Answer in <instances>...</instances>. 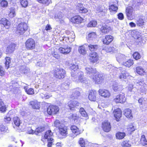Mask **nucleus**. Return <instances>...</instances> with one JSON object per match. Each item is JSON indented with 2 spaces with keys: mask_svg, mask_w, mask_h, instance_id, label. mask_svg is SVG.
I'll use <instances>...</instances> for the list:
<instances>
[{
  "mask_svg": "<svg viewBox=\"0 0 147 147\" xmlns=\"http://www.w3.org/2000/svg\"><path fill=\"white\" fill-rule=\"evenodd\" d=\"M69 68L71 71V78L73 81L77 82H82L84 81L83 72L80 71L77 73L76 71L78 69L77 64L71 63L70 65Z\"/></svg>",
  "mask_w": 147,
  "mask_h": 147,
  "instance_id": "1",
  "label": "nucleus"
},
{
  "mask_svg": "<svg viewBox=\"0 0 147 147\" xmlns=\"http://www.w3.org/2000/svg\"><path fill=\"white\" fill-rule=\"evenodd\" d=\"M85 72L97 84H100L103 80L102 75L97 72L95 68L90 67H86L85 68Z\"/></svg>",
  "mask_w": 147,
  "mask_h": 147,
  "instance_id": "2",
  "label": "nucleus"
},
{
  "mask_svg": "<svg viewBox=\"0 0 147 147\" xmlns=\"http://www.w3.org/2000/svg\"><path fill=\"white\" fill-rule=\"evenodd\" d=\"M141 3L135 1L131 7L129 6L126 8V12L127 19L129 20H132L134 17V9H138V7L140 5Z\"/></svg>",
  "mask_w": 147,
  "mask_h": 147,
  "instance_id": "3",
  "label": "nucleus"
},
{
  "mask_svg": "<svg viewBox=\"0 0 147 147\" xmlns=\"http://www.w3.org/2000/svg\"><path fill=\"white\" fill-rule=\"evenodd\" d=\"M28 26L25 22H21L18 25L17 27V32L20 34H24L28 29Z\"/></svg>",
  "mask_w": 147,
  "mask_h": 147,
  "instance_id": "4",
  "label": "nucleus"
},
{
  "mask_svg": "<svg viewBox=\"0 0 147 147\" xmlns=\"http://www.w3.org/2000/svg\"><path fill=\"white\" fill-rule=\"evenodd\" d=\"M65 70L62 69L55 68L54 70V76L59 79L64 78L65 76Z\"/></svg>",
  "mask_w": 147,
  "mask_h": 147,
  "instance_id": "5",
  "label": "nucleus"
},
{
  "mask_svg": "<svg viewBox=\"0 0 147 147\" xmlns=\"http://www.w3.org/2000/svg\"><path fill=\"white\" fill-rule=\"evenodd\" d=\"M59 107L55 105H50L47 108V112L49 115H55L59 112Z\"/></svg>",
  "mask_w": 147,
  "mask_h": 147,
  "instance_id": "6",
  "label": "nucleus"
},
{
  "mask_svg": "<svg viewBox=\"0 0 147 147\" xmlns=\"http://www.w3.org/2000/svg\"><path fill=\"white\" fill-rule=\"evenodd\" d=\"M105 68L108 71H110V73H112V74L115 75L117 73V68L112 65L109 64V63L107 62H105Z\"/></svg>",
  "mask_w": 147,
  "mask_h": 147,
  "instance_id": "7",
  "label": "nucleus"
},
{
  "mask_svg": "<svg viewBox=\"0 0 147 147\" xmlns=\"http://www.w3.org/2000/svg\"><path fill=\"white\" fill-rule=\"evenodd\" d=\"M133 32L135 33L134 38L136 44L139 45H142V43H144V40L142 39L141 35H140L141 34L136 30H134Z\"/></svg>",
  "mask_w": 147,
  "mask_h": 147,
  "instance_id": "8",
  "label": "nucleus"
},
{
  "mask_svg": "<svg viewBox=\"0 0 147 147\" xmlns=\"http://www.w3.org/2000/svg\"><path fill=\"white\" fill-rule=\"evenodd\" d=\"M25 46L28 49H33L35 47V41L32 38H29L25 42Z\"/></svg>",
  "mask_w": 147,
  "mask_h": 147,
  "instance_id": "9",
  "label": "nucleus"
},
{
  "mask_svg": "<svg viewBox=\"0 0 147 147\" xmlns=\"http://www.w3.org/2000/svg\"><path fill=\"white\" fill-rule=\"evenodd\" d=\"M126 100V98L123 93L117 95L114 99V101L116 103H123L125 102Z\"/></svg>",
  "mask_w": 147,
  "mask_h": 147,
  "instance_id": "10",
  "label": "nucleus"
},
{
  "mask_svg": "<svg viewBox=\"0 0 147 147\" xmlns=\"http://www.w3.org/2000/svg\"><path fill=\"white\" fill-rule=\"evenodd\" d=\"M102 127L103 130L107 132H109L111 128L110 123L107 120H105L102 123Z\"/></svg>",
  "mask_w": 147,
  "mask_h": 147,
  "instance_id": "11",
  "label": "nucleus"
},
{
  "mask_svg": "<svg viewBox=\"0 0 147 147\" xmlns=\"http://www.w3.org/2000/svg\"><path fill=\"white\" fill-rule=\"evenodd\" d=\"M90 59V62L92 63L97 62L99 60V56L96 52H93L89 54Z\"/></svg>",
  "mask_w": 147,
  "mask_h": 147,
  "instance_id": "12",
  "label": "nucleus"
},
{
  "mask_svg": "<svg viewBox=\"0 0 147 147\" xmlns=\"http://www.w3.org/2000/svg\"><path fill=\"white\" fill-rule=\"evenodd\" d=\"M99 94L105 98H109L111 95L110 92L108 90L100 89L98 90Z\"/></svg>",
  "mask_w": 147,
  "mask_h": 147,
  "instance_id": "13",
  "label": "nucleus"
},
{
  "mask_svg": "<svg viewBox=\"0 0 147 147\" xmlns=\"http://www.w3.org/2000/svg\"><path fill=\"white\" fill-rule=\"evenodd\" d=\"M112 88L115 92H119L123 89V87L122 85L115 82L112 85Z\"/></svg>",
  "mask_w": 147,
  "mask_h": 147,
  "instance_id": "14",
  "label": "nucleus"
},
{
  "mask_svg": "<svg viewBox=\"0 0 147 147\" xmlns=\"http://www.w3.org/2000/svg\"><path fill=\"white\" fill-rule=\"evenodd\" d=\"M97 94V92L96 91L94 90L90 91L88 97L89 99L91 101H96Z\"/></svg>",
  "mask_w": 147,
  "mask_h": 147,
  "instance_id": "15",
  "label": "nucleus"
},
{
  "mask_svg": "<svg viewBox=\"0 0 147 147\" xmlns=\"http://www.w3.org/2000/svg\"><path fill=\"white\" fill-rule=\"evenodd\" d=\"M16 45L14 43H11L7 47L6 52L7 54H11L13 53L15 49Z\"/></svg>",
  "mask_w": 147,
  "mask_h": 147,
  "instance_id": "16",
  "label": "nucleus"
},
{
  "mask_svg": "<svg viewBox=\"0 0 147 147\" xmlns=\"http://www.w3.org/2000/svg\"><path fill=\"white\" fill-rule=\"evenodd\" d=\"M0 24L3 25L6 28L9 29L11 25L10 22L5 18H2L0 21Z\"/></svg>",
  "mask_w": 147,
  "mask_h": 147,
  "instance_id": "17",
  "label": "nucleus"
},
{
  "mask_svg": "<svg viewBox=\"0 0 147 147\" xmlns=\"http://www.w3.org/2000/svg\"><path fill=\"white\" fill-rule=\"evenodd\" d=\"M8 132V127L3 124L0 123V138L2 137L3 134Z\"/></svg>",
  "mask_w": 147,
  "mask_h": 147,
  "instance_id": "18",
  "label": "nucleus"
},
{
  "mask_svg": "<svg viewBox=\"0 0 147 147\" xmlns=\"http://www.w3.org/2000/svg\"><path fill=\"white\" fill-rule=\"evenodd\" d=\"M71 47L69 46H65L64 47H60L59 49V51L65 54L69 53L71 51Z\"/></svg>",
  "mask_w": 147,
  "mask_h": 147,
  "instance_id": "19",
  "label": "nucleus"
},
{
  "mask_svg": "<svg viewBox=\"0 0 147 147\" xmlns=\"http://www.w3.org/2000/svg\"><path fill=\"white\" fill-rule=\"evenodd\" d=\"M114 116L116 119L117 121H119V119L121 116V111L119 108H117L113 112Z\"/></svg>",
  "mask_w": 147,
  "mask_h": 147,
  "instance_id": "20",
  "label": "nucleus"
},
{
  "mask_svg": "<svg viewBox=\"0 0 147 147\" xmlns=\"http://www.w3.org/2000/svg\"><path fill=\"white\" fill-rule=\"evenodd\" d=\"M59 129L60 134L62 136H65L67 134V127L64 125H62Z\"/></svg>",
  "mask_w": 147,
  "mask_h": 147,
  "instance_id": "21",
  "label": "nucleus"
},
{
  "mask_svg": "<svg viewBox=\"0 0 147 147\" xmlns=\"http://www.w3.org/2000/svg\"><path fill=\"white\" fill-rule=\"evenodd\" d=\"M136 73L141 76H147V71H146L142 67H138L136 68Z\"/></svg>",
  "mask_w": 147,
  "mask_h": 147,
  "instance_id": "22",
  "label": "nucleus"
},
{
  "mask_svg": "<svg viewBox=\"0 0 147 147\" xmlns=\"http://www.w3.org/2000/svg\"><path fill=\"white\" fill-rule=\"evenodd\" d=\"M77 8L80 13H86L88 11L87 9L84 7L82 4L78 3L77 6Z\"/></svg>",
  "mask_w": 147,
  "mask_h": 147,
  "instance_id": "23",
  "label": "nucleus"
},
{
  "mask_svg": "<svg viewBox=\"0 0 147 147\" xmlns=\"http://www.w3.org/2000/svg\"><path fill=\"white\" fill-rule=\"evenodd\" d=\"M113 37L111 35H106L105 38L103 39V42L104 44L108 45L113 40Z\"/></svg>",
  "mask_w": 147,
  "mask_h": 147,
  "instance_id": "24",
  "label": "nucleus"
},
{
  "mask_svg": "<svg viewBox=\"0 0 147 147\" xmlns=\"http://www.w3.org/2000/svg\"><path fill=\"white\" fill-rule=\"evenodd\" d=\"M79 103L77 101L74 100L70 101L69 102L68 106L71 110H74V108L79 106Z\"/></svg>",
  "mask_w": 147,
  "mask_h": 147,
  "instance_id": "25",
  "label": "nucleus"
},
{
  "mask_svg": "<svg viewBox=\"0 0 147 147\" xmlns=\"http://www.w3.org/2000/svg\"><path fill=\"white\" fill-rule=\"evenodd\" d=\"M53 136V133L51 130H48L45 132L44 137L45 139H47L48 141L51 140L52 141L53 139L52 138Z\"/></svg>",
  "mask_w": 147,
  "mask_h": 147,
  "instance_id": "26",
  "label": "nucleus"
},
{
  "mask_svg": "<svg viewBox=\"0 0 147 147\" xmlns=\"http://www.w3.org/2000/svg\"><path fill=\"white\" fill-rule=\"evenodd\" d=\"M83 19L79 16H76L71 19V22L74 23L79 24L82 22Z\"/></svg>",
  "mask_w": 147,
  "mask_h": 147,
  "instance_id": "27",
  "label": "nucleus"
},
{
  "mask_svg": "<svg viewBox=\"0 0 147 147\" xmlns=\"http://www.w3.org/2000/svg\"><path fill=\"white\" fill-rule=\"evenodd\" d=\"M79 89H76L73 90L72 94L71 95L70 98L72 99L77 98L80 95Z\"/></svg>",
  "mask_w": 147,
  "mask_h": 147,
  "instance_id": "28",
  "label": "nucleus"
},
{
  "mask_svg": "<svg viewBox=\"0 0 147 147\" xmlns=\"http://www.w3.org/2000/svg\"><path fill=\"white\" fill-rule=\"evenodd\" d=\"M118 9V7L115 5H109V9L110 11V14L112 15L116 13Z\"/></svg>",
  "mask_w": 147,
  "mask_h": 147,
  "instance_id": "29",
  "label": "nucleus"
},
{
  "mask_svg": "<svg viewBox=\"0 0 147 147\" xmlns=\"http://www.w3.org/2000/svg\"><path fill=\"white\" fill-rule=\"evenodd\" d=\"M117 61L119 63L123 61L126 59L125 56L121 53H118L116 55Z\"/></svg>",
  "mask_w": 147,
  "mask_h": 147,
  "instance_id": "30",
  "label": "nucleus"
},
{
  "mask_svg": "<svg viewBox=\"0 0 147 147\" xmlns=\"http://www.w3.org/2000/svg\"><path fill=\"white\" fill-rule=\"evenodd\" d=\"M71 129L72 133L76 135H78L80 133V132L79 128L75 125H71Z\"/></svg>",
  "mask_w": 147,
  "mask_h": 147,
  "instance_id": "31",
  "label": "nucleus"
},
{
  "mask_svg": "<svg viewBox=\"0 0 147 147\" xmlns=\"http://www.w3.org/2000/svg\"><path fill=\"white\" fill-rule=\"evenodd\" d=\"M124 115L127 118L131 119L133 117L131 110L129 109H127L124 110Z\"/></svg>",
  "mask_w": 147,
  "mask_h": 147,
  "instance_id": "32",
  "label": "nucleus"
},
{
  "mask_svg": "<svg viewBox=\"0 0 147 147\" xmlns=\"http://www.w3.org/2000/svg\"><path fill=\"white\" fill-rule=\"evenodd\" d=\"M111 30V28L107 25L102 26L100 29L102 33L106 34L109 32Z\"/></svg>",
  "mask_w": 147,
  "mask_h": 147,
  "instance_id": "33",
  "label": "nucleus"
},
{
  "mask_svg": "<svg viewBox=\"0 0 147 147\" xmlns=\"http://www.w3.org/2000/svg\"><path fill=\"white\" fill-rule=\"evenodd\" d=\"M6 105L3 101L0 99V111L1 113H4L6 111Z\"/></svg>",
  "mask_w": 147,
  "mask_h": 147,
  "instance_id": "34",
  "label": "nucleus"
},
{
  "mask_svg": "<svg viewBox=\"0 0 147 147\" xmlns=\"http://www.w3.org/2000/svg\"><path fill=\"white\" fill-rule=\"evenodd\" d=\"M20 71L22 74H27L30 72V69L25 66H22L20 69Z\"/></svg>",
  "mask_w": 147,
  "mask_h": 147,
  "instance_id": "35",
  "label": "nucleus"
},
{
  "mask_svg": "<svg viewBox=\"0 0 147 147\" xmlns=\"http://www.w3.org/2000/svg\"><path fill=\"white\" fill-rule=\"evenodd\" d=\"M9 16L10 18L14 17L16 15L15 8L14 7H11L9 9Z\"/></svg>",
  "mask_w": 147,
  "mask_h": 147,
  "instance_id": "36",
  "label": "nucleus"
},
{
  "mask_svg": "<svg viewBox=\"0 0 147 147\" xmlns=\"http://www.w3.org/2000/svg\"><path fill=\"white\" fill-rule=\"evenodd\" d=\"M47 88L51 92L55 91L57 89V85L55 84H53L47 86Z\"/></svg>",
  "mask_w": 147,
  "mask_h": 147,
  "instance_id": "37",
  "label": "nucleus"
},
{
  "mask_svg": "<svg viewBox=\"0 0 147 147\" xmlns=\"http://www.w3.org/2000/svg\"><path fill=\"white\" fill-rule=\"evenodd\" d=\"M29 104L30 105L32 106V107L33 109H38L39 108V107L38 105L37 101L35 100L31 101Z\"/></svg>",
  "mask_w": 147,
  "mask_h": 147,
  "instance_id": "38",
  "label": "nucleus"
},
{
  "mask_svg": "<svg viewBox=\"0 0 147 147\" xmlns=\"http://www.w3.org/2000/svg\"><path fill=\"white\" fill-rule=\"evenodd\" d=\"M37 1L40 3L46 6H48L50 3H52L51 0H37Z\"/></svg>",
  "mask_w": 147,
  "mask_h": 147,
  "instance_id": "39",
  "label": "nucleus"
},
{
  "mask_svg": "<svg viewBox=\"0 0 147 147\" xmlns=\"http://www.w3.org/2000/svg\"><path fill=\"white\" fill-rule=\"evenodd\" d=\"M125 134L124 132H118L116 134V138L118 139H122L124 138Z\"/></svg>",
  "mask_w": 147,
  "mask_h": 147,
  "instance_id": "40",
  "label": "nucleus"
},
{
  "mask_svg": "<svg viewBox=\"0 0 147 147\" xmlns=\"http://www.w3.org/2000/svg\"><path fill=\"white\" fill-rule=\"evenodd\" d=\"M134 64L133 61L131 59H129L127 61L123 63V65L125 66L129 67Z\"/></svg>",
  "mask_w": 147,
  "mask_h": 147,
  "instance_id": "41",
  "label": "nucleus"
},
{
  "mask_svg": "<svg viewBox=\"0 0 147 147\" xmlns=\"http://www.w3.org/2000/svg\"><path fill=\"white\" fill-rule=\"evenodd\" d=\"M129 75L128 73L125 71H124L122 72L121 74L119 76V78L123 80L126 78Z\"/></svg>",
  "mask_w": 147,
  "mask_h": 147,
  "instance_id": "42",
  "label": "nucleus"
},
{
  "mask_svg": "<svg viewBox=\"0 0 147 147\" xmlns=\"http://www.w3.org/2000/svg\"><path fill=\"white\" fill-rule=\"evenodd\" d=\"M65 33L67 35H69V36H67L68 40H69L70 38L74 39L75 38V34L73 32H71L67 30L65 31Z\"/></svg>",
  "mask_w": 147,
  "mask_h": 147,
  "instance_id": "43",
  "label": "nucleus"
},
{
  "mask_svg": "<svg viewBox=\"0 0 147 147\" xmlns=\"http://www.w3.org/2000/svg\"><path fill=\"white\" fill-rule=\"evenodd\" d=\"M24 89L26 92L28 94L31 95L34 94V90L32 88H29L28 89L27 87L25 86Z\"/></svg>",
  "mask_w": 147,
  "mask_h": 147,
  "instance_id": "44",
  "label": "nucleus"
},
{
  "mask_svg": "<svg viewBox=\"0 0 147 147\" xmlns=\"http://www.w3.org/2000/svg\"><path fill=\"white\" fill-rule=\"evenodd\" d=\"M13 122L14 124L17 126L18 127L20 125V119L18 117L16 116L13 117Z\"/></svg>",
  "mask_w": 147,
  "mask_h": 147,
  "instance_id": "45",
  "label": "nucleus"
},
{
  "mask_svg": "<svg viewBox=\"0 0 147 147\" xmlns=\"http://www.w3.org/2000/svg\"><path fill=\"white\" fill-rule=\"evenodd\" d=\"M11 58L9 57H7L5 58V68L8 69L9 67V64L11 62Z\"/></svg>",
  "mask_w": 147,
  "mask_h": 147,
  "instance_id": "46",
  "label": "nucleus"
},
{
  "mask_svg": "<svg viewBox=\"0 0 147 147\" xmlns=\"http://www.w3.org/2000/svg\"><path fill=\"white\" fill-rule=\"evenodd\" d=\"M78 51L80 53L83 55H84L86 53V51L85 49L84 46H81L79 47Z\"/></svg>",
  "mask_w": 147,
  "mask_h": 147,
  "instance_id": "47",
  "label": "nucleus"
},
{
  "mask_svg": "<svg viewBox=\"0 0 147 147\" xmlns=\"http://www.w3.org/2000/svg\"><path fill=\"white\" fill-rule=\"evenodd\" d=\"M89 50L91 51H96L98 48V46L97 45H92L90 44L88 45Z\"/></svg>",
  "mask_w": 147,
  "mask_h": 147,
  "instance_id": "48",
  "label": "nucleus"
},
{
  "mask_svg": "<svg viewBox=\"0 0 147 147\" xmlns=\"http://www.w3.org/2000/svg\"><path fill=\"white\" fill-rule=\"evenodd\" d=\"M141 144L143 146L147 145V140L146 139L145 136L143 135L141 136Z\"/></svg>",
  "mask_w": 147,
  "mask_h": 147,
  "instance_id": "49",
  "label": "nucleus"
},
{
  "mask_svg": "<svg viewBox=\"0 0 147 147\" xmlns=\"http://www.w3.org/2000/svg\"><path fill=\"white\" fill-rule=\"evenodd\" d=\"M97 24L96 21L95 20H93L90 21L88 24L87 27H95L96 26Z\"/></svg>",
  "mask_w": 147,
  "mask_h": 147,
  "instance_id": "50",
  "label": "nucleus"
},
{
  "mask_svg": "<svg viewBox=\"0 0 147 147\" xmlns=\"http://www.w3.org/2000/svg\"><path fill=\"white\" fill-rule=\"evenodd\" d=\"M10 111L4 117V121L7 123H9L11 120V118L9 116V115L10 114Z\"/></svg>",
  "mask_w": 147,
  "mask_h": 147,
  "instance_id": "51",
  "label": "nucleus"
},
{
  "mask_svg": "<svg viewBox=\"0 0 147 147\" xmlns=\"http://www.w3.org/2000/svg\"><path fill=\"white\" fill-rule=\"evenodd\" d=\"M96 37V35L95 33L92 32L89 33L87 39L88 40H93V38Z\"/></svg>",
  "mask_w": 147,
  "mask_h": 147,
  "instance_id": "52",
  "label": "nucleus"
},
{
  "mask_svg": "<svg viewBox=\"0 0 147 147\" xmlns=\"http://www.w3.org/2000/svg\"><path fill=\"white\" fill-rule=\"evenodd\" d=\"M80 113L82 116L86 117L88 116V115L84 109L83 108H81L79 111Z\"/></svg>",
  "mask_w": 147,
  "mask_h": 147,
  "instance_id": "53",
  "label": "nucleus"
},
{
  "mask_svg": "<svg viewBox=\"0 0 147 147\" xmlns=\"http://www.w3.org/2000/svg\"><path fill=\"white\" fill-rule=\"evenodd\" d=\"M63 14L61 13H59L58 14H56L55 16V18L57 21L58 20H62L63 17Z\"/></svg>",
  "mask_w": 147,
  "mask_h": 147,
  "instance_id": "54",
  "label": "nucleus"
},
{
  "mask_svg": "<svg viewBox=\"0 0 147 147\" xmlns=\"http://www.w3.org/2000/svg\"><path fill=\"white\" fill-rule=\"evenodd\" d=\"M121 146L123 147H130L131 146L129 141H125L121 143Z\"/></svg>",
  "mask_w": 147,
  "mask_h": 147,
  "instance_id": "55",
  "label": "nucleus"
},
{
  "mask_svg": "<svg viewBox=\"0 0 147 147\" xmlns=\"http://www.w3.org/2000/svg\"><path fill=\"white\" fill-rule=\"evenodd\" d=\"M20 2L22 7H26L28 6V0H20Z\"/></svg>",
  "mask_w": 147,
  "mask_h": 147,
  "instance_id": "56",
  "label": "nucleus"
},
{
  "mask_svg": "<svg viewBox=\"0 0 147 147\" xmlns=\"http://www.w3.org/2000/svg\"><path fill=\"white\" fill-rule=\"evenodd\" d=\"M114 49L113 47H111L109 46H107L104 48L103 49V50H105L107 52H110L112 51Z\"/></svg>",
  "mask_w": 147,
  "mask_h": 147,
  "instance_id": "57",
  "label": "nucleus"
},
{
  "mask_svg": "<svg viewBox=\"0 0 147 147\" xmlns=\"http://www.w3.org/2000/svg\"><path fill=\"white\" fill-rule=\"evenodd\" d=\"M136 129L132 124L129 125L127 127V130L129 133L135 131Z\"/></svg>",
  "mask_w": 147,
  "mask_h": 147,
  "instance_id": "58",
  "label": "nucleus"
},
{
  "mask_svg": "<svg viewBox=\"0 0 147 147\" xmlns=\"http://www.w3.org/2000/svg\"><path fill=\"white\" fill-rule=\"evenodd\" d=\"M144 20L142 18H139L136 22V24L138 26H142L144 25Z\"/></svg>",
  "mask_w": 147,
  "mask_h": 147,
  "instance_id": "59",
  "label": "nucleus"
},
{
  "mask_svg": "<svg viewBox=\"0 0 147 147\" xmlns=\"http://www.w3.org/2000/svg\"><path fill=\"white\" fill-rule=\"evenodd\" d=\"M86 142H85L83 138H81L80 139V140L79 141V144L80 145V146L82 147H85Z\"/></svg>",
  "mask_w": 147,
  "mask_h": 147,
  "instance_id": "60",
  "label": "nucleus"
},
{
  "mask_svg": "<svg viewBox=\"0 0 147 147\" xmlns=\"http://www.w3.org/2000/svg\"><path fill=\"white\" fill-rule=\"evenodd\" d=\"M133 56L134 58L136 60L138 59L141 57V55L138 52H135L133 55Z\"/></svg>",
  "mask_w": 147,
  "mask_h": 147,
  "instance_id": "61",
  "label": "nucleus"
},
{
  "mask_svg": "<svg viewBox=\"0 0 147 147\" xmlns=\"http://www.w3.org/2000/svg\"><path fill=\"white\" fill-rule=\"evenodd\" d=\"M137 84H138L137 85H139L141 86V87H140V88H143L146 85L144 81L141 80L138 81V82H137Z\"/></svg>",
  "mask_w": 147,
  "mask_h": 147,
  "instance_id": "62",
  "label": "nucleus"
},
{
  "mask_svg": "<svg viewBox=\"0 0 147 147\" xmlns=\"http://www.w3.org/2000/svg\"><path fill=\"white\" fill-rule=\"evenodd\" d=\"M1 6L3 7H6L8 5V3L7 1L3 0L1 1L0 3Z\"/></svg>",
  "mask_w": 147,
  "mask_h": 147,
  "instance_id": "63",
  "label": "nucleus"
},
{
  "mask_svg": "<svg viewBox=\"0 0 147 147\" xmlns=\"http://www.w3.org/2000/svg\"><path fill=\"white\" fill-rule=\"evenodd\" d=\"M62 124H61L60 121L57 120H56L55 121L54 123V126L57 127H58L59 129V127L61 126Z\"/></svg>",
  "mask_w": 147,
  "mask_h": 147,
  "instance_id": "64",
  "label": "nucleus"
}]
</instances>
